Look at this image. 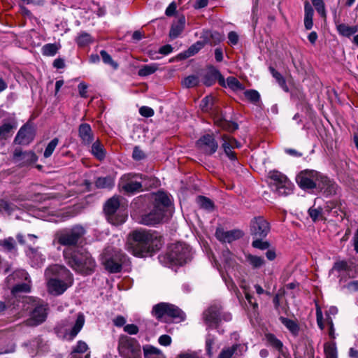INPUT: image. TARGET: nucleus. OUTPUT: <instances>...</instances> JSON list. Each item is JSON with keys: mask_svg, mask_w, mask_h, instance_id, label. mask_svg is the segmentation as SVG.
I'll return each mask as SVG.
<instances>
[{"mask_svg": "<svg viewBox=\"0 0 358 358\" xmlns=\"http://www.w3.org/2000/svg\"><path fill=\"white\" fill-rule=\"evenodd\" d=\"M162 245V237L157 231L138 229L129 234L126 248L134 256L144 257L156 252Z\"/></svg>", "mask_w": 358, "mask_h": 358, "instance_id": "f257e3e1", "label": "nucleus"}, {"mask_svg": "<svg viewBox=\"0 0 358 358\" xmlns=\"http://www.w3.org/2000/svg\"><path fill=\"white\" fill-rule=\"evenodd\" d=\"M63 255L66 264L76 272L89 275L94 271L95 260L83 248L77 250L71 248H66L64 250Z\"/></svg>", "mask_w": 358, "mask_h": 358, "instance_id": "f03ea898", "label": "nucleus"}, {"mask_svg": "<svg viewBox=\"0 0 358 358\" xmlns=\"http://www.w3.org/2000/svg\"><path fill=\"white\" fill-rule=\"evenodd\" d=\"M45 275L49 278L48 290L55 295L64 293L73 281L72 274L69 270L58 264L49 266L45 270Z\"/></svg>", "mask_w": 358, "mask_h": 358, "instance_id": "7ed1b4c3", "label": "nucleus"}, {"mask_svg": "<svg viewBox=\"0 0 358 358\" xmlns=\"http://www.w3.org/2000/svg\"><path fill=\"white\" fill-rule=\"evenodd\" d=\"M332 271L338 273L339 285L342 289H346L348 292L358 291V280L348 281V279L357 276V272L345 261H339L334 264Z\"/></svg>", "mask_w": 358, "mask_h": 358, "instance_id": "20e7f679", "label": "nucleus"}, {"mask_svg": "<svg viewBox=\"0 0 358 358\" xmlns=\"http://www.w3.org/2000/svg\"><path fill=\"white\" fill-rule=\"evenodd\" d=\"M85 234L86 230L83 227L75 225L71 228L64 229L57 232L55 239L60 245L66 246V248H71L77 250L80 248L78 245L82 243Z\"/></svg>", "mask_w": 358, "mask_h": 358, "instance_id": "39448f33", "label": "nucleus"}, {"mask_svg": "<svg viewBox=\"0 0 358 358\" xmlns=\"http://www.w3.org/2000/svg\"><path fill=\"white\" fill-rule=\"evenodd\" d=\"M152 314L158 320L164 322H169L171 320L179 322L185 319V314L178 307L164 302L155 305Z\"/></svg>", "mask_w": 358, "mask_h": 358, "instance_id": "423d86ee", "label": "nucleus"}, {"mask_svg": "<svg viewBox=\"0 0 358 358\" xmlns=\"http://www.w3.org/2000/svg\"><path fill=\"white\" fill-rule=\"evenodd\" d=\"M85 324V316L83 313H78L73 324L68 320L62 321L55 329L58 337L66 340H73L80 331Z\"/></svg>", "mask_w": 358, "mask_h": 358, "instance_id": "0eeeda50", "label": "nucleus"}, {"mask_svg": "<svg viewBox=\"0 0 358 358\" xmlns=\"http://www.w3.org/2000/svg\"><path fill=\"white\" fill-rule=\"evenodd\" d=\"M117 350L122 358H141V348L138 341L124 334L119 336Z\"/></svg>", "mask_w": 358, "mask_h": 358, "instance_id": "6e6552de", "label": "nucleus"}, {"mask_svg": "<svg viewBox=\"0 0 358 358\" xmlns=\"http://www.w3.org/2000/svg\"><path fill=\"white\" fill-rule=\"evenodd\" d=\"M168 261L175 265H182L192 257L191 249L183 243H173L166 252Z\"/></svg>", "mask_w": 358, "mask_h": 358, "instance_id": "1a4fd4ad", "label": "nucleus"}, {"mask_svg": "<svg viewBox=\"0 0 358 358\" xmlns=\"http://www.w3.org/2000/svg\"><path fill=\"white\" fill-rule=\"evenodd\" d=\"M231 313L222 312V307L217 305L210 306L203 313V319L208 328H218L219 324L222 320L229 322L231 320Z\"/></svg>", "mask_w": 358, "mask_h": 358, "instance_id": "9d476101", "label": "nucleus"}, {"mask_svg": "<svg viewBox=\"0 0 358 358\" xmlns=\"http://www.w3.org/2000/svg\"><path fill=\"white\" fill-rule=\"evenodd\" d=\"M127 256L120 250L107 249L103 253V264L110 273L121 271L122 265L126 262Z\"/></svg>", "mask_w": 358, "mask_h": 358, "instance_id": "9b49d317", "label": "nucleus"}, {"mask_svg": "<svg viewBox=\"0 0 358 358\" xmlns=\"http://www.w3.org/2000/svg\"><path fill=\"white\" fill-rule=\"evenodd\" d=\"M322 174L315 170H303L297 174L296 182L304 190L317 188Z\"/></svg>", "mask_w": 358, "mask_h": 358, "instance_id": "f8f14e48", "label": "nucleus"}, {"mask_svg": "<svg viewBox=\"0 0 358 358\" xmlns=\"http://www.w3.org/2000/svg\"><path fill=\"white\" fill-rule=\"evenodd\" d=\"M143 176L140 174H124L120 178L119 186L127 194H134L142 191Z\"/></svg>", "mask_w": 358, "mask_h": 358, "instance_id": "ddd939ff", "label": "nucleus"}, {"mask_svg": "<svg viewBox=\"0 0 358 358\" xmlns=\"http://www.w3.org/2000/svg\"><path fill=\"white\" fill-rule=\"evenodd\" d=\"M270 178L273 181V186L279 195H288L292 192V184L286 176L278 171L269 173Z\"/></svg>", "mask_w": 358, "mask_h": 358, "instance_id": "4468645a", "label": "nucleus"}, {"mask_svg": "<svg viewBox=\"0 0 358 358\" xmlns=\"http://www.w3.org/2000/svg\"><path fill=\"white\" fill-rule=\"evenodd\" d=\"M120 207V200L118 197L113 196L108 199L105 206L104 211L108 216L110 222L115 225H118L124 223L126 221L127 215L122 214L117 217L115 216V213L117 212Z\"/></svg>", "mask_w": 358, "mask_h": 358, "instance_id": "2eb2a0df", "label": "nucleus"}, {"mask_svg": "<svg viewBox=\"0 0 358 358\" xmlns=\"http://www.w3.org/2000/svg\"><path fill=\"white\" fill-rule=\"evenodd\" d=\"M269 231V223L263 217H255L251 220L250 233L254 238H264Z\"/></svg>", "mask_w": 358, "mask_h": 358, "instance_id": "dca6fc26", "label": "nucleus"}, {"mask_svg": "<svg viewBox=\"0 0 358 358\" xmlns=\"http://www.w3.org/2000/svg\"><path fill=\"white\" fill-rule=\"evenodd\" d=\"M196 146L204 154L211 155L217 151L218 144L213 135L206 134L196 141Z\"/></svg>", "mask_w": 358, "mask_h": 358, "instance_id": "f3484780", "label": "nucleus"}, {"mask_svg": "<svg viewBox=\"0 0 358 358\" xmlns=\"http://www.w3.org/2000/svg\"><path fill=\"white\" fill-rule=\"evenodd\" d=\"M48 315V304L39 303L32 310L29 319L27 320V324L30 326H37L43 323Z\"/></svg>", "mask_w": 358, "mask_h": 358, "instance_id": "a211bd4d", "label": "nucleus"}, {"mask_svg": "<svg viewBox=\"0 0 358 358\" xmlns=\"http://www.w3.org/2000/svg\"><path fill=\"white\" fill-rule=\"evenodd\" d=\"M13 160L19 166H24L36 162L37 157L32 151H22L16 148L13 152Z\"/></svg>", "mask_w": 358, "mask_h": 358, "instance_id": "6ab92c4d", "label": "nucleus"}, {"mask_svg": "<svg viewBox=\"0 0 358 358\" xmlns=\"http://www.w3.org/2000/svg\"><path fill=\"white\" fill-rule=\"evenodd\" d=\"M164 216V209L154 207L150 213L141 217V223L145 225H155L159 223Z\"/></svg>", "mask_w": 358, "mask_h": 358, "instance_id": "aec40b11", "label": "nucleus"}, {"mask_svg": "<svg viewBox=\"0 0 358 358\" xmlns=\"http://www.w3.org/2000/svg\"><path fill=\"white\" fill-rule=\"evenodd\" d=\"M222 139L223 141L222 147L226 155L231 161L236 160V153L232 150L235 148H240L241 143L228 135H223Z\"/></svg>", "mask_w": 358, "mask_h": 358, "instance_id": "412c9836", "label": "nucleus"}, {"mask_svg": "<svg viewBox=\"0 0 358 358\" xmlns=\"http://www.w3.org/2000/svg\"><path fill=\"white\" fill-rule=\"evenodd\" d=\"M243 236V232L239 229L231 231H224L223 229L218 228L215 231L216 238L224 243H231L234 241L239 239Z\"/></svg>", "mask_w": 358, "mask_h": 358, "instance_id": "4be33fe9", "label": "nucleus"}, {"mask_svg": "<svg viewBox=\"0 0 358 358\" xmlns=\"http://www.w3.org/2000/svg\"><path fill=\"white\" fill-rule=\"evenodd\" d=\"M246 350V346L243 344H234L231 347L224 348L219 354L217 358H238Z\"/></svg>", "mask_w": 358, "mask_h": 358, "instance_id": "5701e85b", "label": "nucleus"}, {"mask_svg": "<svg viewBox=\"0 0 358 358\" xmlns=\"http://www.w3.org/2000/svg\"><path fill=\"white\" fill-rule=\"evenodd\" d=\"M317 189L326 196H331L337 194L338 187L334 181L322 175Z\"/></svg>", "mask_w": 358, "mask_h": 358, "instance_id": "b1692460", "label": "nucleus"}, {"mask_svg": "<svg viewBox=\"0 0 358 358\" xmlns=\"http://www.w3.org/2000/svg\"><path fill=\"white\" fill-rule=\"evenodd\" d=\"M34 129L29 125H24L20 128L15 138V141L18 144H29L34 138Z\"/></svg>", "mask_w": 358, "mask_h": 358, "instance_id": "393cba45", "label": "nucleus"}, {"mask_svg": "<svg viewBox=\"0 0 358 358\" xmlns=\"http://www.w3.org/2000/svg\"><path fill=\"white\" fill-rule=\"evenodd\" d=\"M78 136L82 144L85 145H91L94 139L91 126L87 123L80 124L78 127Z\"/></svg>", "mask_w": 358, "mask_h": 358, "instance_id": "a878e982", "label": "nucleus"}, {"mask_svg": "<svg viewBox=\"0 0 358 358\" xmlns=\"http://www.w3.org/2000/svg\"><path fill=\"white\" fill-rule=\"evenodd\" d=\"M216 80H218L220 85L224 86L225 83L224 77L218 70L213 68L205 75L203 83L206 86H211L216 82Z\"/></svg>", "mask_w": 358, "mask_h": 358, "instance_id": "bb28decb", "label": "nucleus"}, {"mask_svg": "<svg viewBox=\"0 0 358 358\" xmlns=\"http://www.w3.org/2000/svg\"><path fill=\"white\" fill-rule=\"evenodd\" d=\"M88 350V345L83 341L77 342L76 345L73 347V350L71 353L70 358H90V352L83 355V354L87 352Z\"/></svg>", "mask_w": 358, "mask_h": 358, "instance_id": "cd10ccee", "label": "nucleus"}, {"mask_svg": "<svg viewBox=\"0 0 358 358\" xmlns=\"http://www.w3.org/2000/svg\"><path fill=\"white\" fill-rule=\"evenodd\" d=\"M336 26L339 35L347 38H350L358 31L357 25L350 26L345 23L336 22Z\"/></svg>", "mask_w": 358, "mask_h": 358, "instance_id": "c85d7f7f", "label": "nucleus"}, {"mask_svg": "<svg viewBox=\"0 0 358 358\" xmlns=\"http://www.w3.org/2000/svg\"><path fill=\"white\" fill-rule=\"evenodd\" d=\"M185 24V18L184 16H180L176 22H174L171 28L169 36L173 39L177 38L183 31Z\"/></svg>", "mask_w": 358, "mask_h": 358, "instance_id": "c756f323", "label": "nucleus"}, {"mask_svg": "<svg viewBox=\"0 0 358 358\" xmlns=\"http://www.w3.org/2000/svg\"><path fill=\"white\" fill-rule=\"evenodd\" d=\"M304 12V26L307 30H310L313 28V17L314 10L308 1L305 2Z\"/></svg>", "mask_w": 358, "mask_h": 358, "instance_id": "7c9ffc66", "label": "nucleus"}, {"mask_svg": "<svg viewBox=\"0 0 358 358\" xmlns=\"http://www.w3.org/2000/svg\"><path fill=\"white\" fill-rule=\"evenodd\" d=\"M91 153L99 160H102L105 158L106 150L99 139L92 142Z\"/></svg>", "mask_w": 358, "mask_h": 358, "instance_id": "2f4dec72", "label": "nucleus"}, {"mask_svg": "<svg viewBox=\"0 0 358 358\" xmlns=\"http://www.w3.org/2000/svg\"><path fill=\"white\" fill-rule=\"evenodd\" d=\"M145 358H165L162 352L150 345H145L143 347Z\"/></svg>", "mask_w": 358, "mask_h": 358, "instance_id": "473e14b6", "label": "nucleus"}, {"mask_svg": "<svg viewBox=\"0 0 358 358\" xmlns=\"http://www.w3.org/2000/svg\"><path fill=\"white\" fill-rule=\"evenodd\" d=\"M171 201L167 196L164 192H159L155 195V208H162L164 209V212H165V208L170 206Z\"/></svg>", "mask_w": 358, "mask_h": 358, "instance_id": "72a5a7b5", "label": "nucleus"}, {"mask_svg": "<svg viewBox=\"0 0 358 358\" xmlns=\"http://www.w3.org/2000/svg\"><path fill=\"white\" fill-rule=\"evenodd\" d=\"M114 178L110 176L99 177L95 180V186L97 188L110 189L114 186Z\"/></svg>", "mask_w": 358, "mask_h": 358, "instance_id": "f704fd0d", "label": "nucleus"}, {"mask_svg": "<svg viewBox=\"0 0 358 358\" xmlns=\"http://www.w3.org/2000/svg\"><path fill=\"white\" fill-rule=\"evenodd\" d=\"M0 246L4 250L9 252H16L17 251L15 241L13 237H8L0 240Z\"/></svg>", "mask_w": 358, "mask_h": 358, "instance_id": "c9c22d12", "label": "nucleus"}, {"mask_svg": "<svg viewBox=\"0 0 358 358\" xmlns=\"http://www.w3.org/2000/svg\"><path fill=\"white\" fill-rule=\"evenodd\" d=\"M269 71L272 74L273 77L275 79L276 82L279 85V86L285 91L288 92L289 88L286 84V81L285 78L278 71H277L273 67L270 66L268 68Z\"/></svg>", "mask_w": 358, "mask_h": 358, "instance_id": "e433bc0d", "label": "nucleus"}, {"mask_svg": "<svg viewBox=\"0 0 358 358\" xmlns=\"http://www.w3.org/2000/svg\"><path fill=\"white\" fill-rule=\"evenodd\" d=\"M158 69L157 64H150L142 66L138 71V75L141 77L148 76L153 74Z\"/></svg>", "mask_w": 358, "mask_h": 358, "instance_id": "4c0bfd02", "label": "nucleus"}, {"mask_svg": "<svg viewBox=\"0 0 358 358\" xmlns=\"http://www.w3.org/2000/svg\"><path fill=\"white\" fill-rule=\"evenodd\" d=\"M280 320L281 322L294 335H297L299 331V327L297 323L290 319L280 317Z\"/></svg>", "mask_w": 358, "mask_h": 358, "instance_id": "58836bf2", "label": "nucleus"}, {"mask_svg": "<svg viewBox=\"0 0 358 358\" xmlns=\"http://www.w3.org/2000/svg\"><path fill=\"white\" fill-rule=\"evenodd\" d=\"M14 126L9 122L3 124L0 127V138L7 139L10 138L13 133Z\"/></svg>", "mask_w": 358, "mask_h": 358, "instance_id": "ea45409f", "label": "nucleus"}, {"mask_svg": "<svg viewBox=\"0 0 358 358\" xmlns=\"http://www.w3.org/2000/svg\"><path fill=\"white\" fill-rule=\"evenodd\" d=\"M59 48L56 43H48L42 47L41 52L44 56L52 57L57 54Z\"/></svg>", "mask_w": 358, "mask_h": 358, "instance_id": "a19ab883", "label": "nucleus"}, {"mask_svg": "<svg viewBox=\"0 0 358 358\" xmlns=\"http://www.w3.org/2000/svg\"><path fill=\"white\" fill-rule=\"evenodd\" d=\"M17 207L13 203L5 199L0 200V213L10 215L16 210Z\"/></svg>", "mask_w": 358, "mask_h": 358, "instance_id": "79ce46f5", "label": "nucleus"}, {"mask_svg": "<svg viewBox=\"0 0 358 358\" xmlns=\"http://www.w3.org/2000/svg\"><path fill=\"white\" fill-rule=\"evenodd\" d=\"M324 351L326 358H338L335 343H325L324 345Z\"/></svg>", "mask_w": 358, "mask_h": 358, "instance_id": "37998d69", "label": "nucleus"}, {"mask_svg": "<svg viewBox=\"0 0 358 358\" xmlns=\"http://www.w3.org/2000/svg\"><path fill=\"white\" fill-rule=\"evenodd\" d=\"M247 260L254 268H259L265 264L264 257L252 255H248Z\"/></svg>", "mask_w": 358, "mask_h": 358, "instance_id": "c03bdc74", "label": "nucleus"}, {"mask_svg": "<svg viewBox=\"0 0 358 358\" xmlns=\"http://www.w3.org/2000/svg\"><path fill=\"white\" fill-rule=\"evenodd\" d=\"M266 338L268 343L273 348L279 352H282L283 345L282 343L278 340L273 334H268L266 335Z\"/></svg>", "mask_w": 358, "mask_h": 358, "instance_id": "a18cd8bd", "label": "nucleus"}, {"mask_svg": "<svg viewBox=\"0 0 358 358\" xmlns=\"http://www.w3.org/2000/svg\"><path fill=\"white\" fill-rule=\"evenodd\" d=\"M196 201L201 208H203L208 211H211L213 210L214 204L210 199L203 196H199L197 197Z\"/></svg>", "mask_w": 358, "mask_h": 358, "instance_id": "49530a36", "label": "nucleus"}, {"mask_svg": "<svg viewBox=\"0 0 358 358\" xmlns=\"http://www.w3.org/2000/svg\"><path fill=\"white\" fill-rule=\"evenodd\" d=\"M29 247V255L33 259V261H36L35 264L36 266H40L43 264L45 260V258L43 255L38 252V250L36 248H33L30 245Z\"/></svg>", "mask_w": 358, "mask_h": 358, "instance_id": "de8ad7c7", "label": "nucleus"}, {"mask_svg": "<svg viewBox=\"0 0 358 358\" xmlns=\"http://www.w3.org/2000/svg\"><path fill=\"white\" fill-rule=\"evenodd\" d=\"M92 42V36L86 32L81 33L76 38V43L80 47H85Z\"/></svg>", "mask_w": 358, "mask_h": 358, "instance_id": "09e8293b", "label": "nucleus"}, {"mask_svg": "<svg viewBox=\"0 0 358 358\" xmlns=\"http://www.w3.org/2000/svg\"><path fill=\"white\" fill-rule=\"evenodd\" d=\"M27 282L17 284L12 289V293L16 294L18 292H29L31 290L30 280H27Z\"/></svg>", "mask_w": 358, "mask_h": 358, "instance_id": "8fccbe9b", "label": "nucleus"}, {"mask_svg": "<svg viewBox=\"0 0 358 358\" xmlns=\"http://www.w3.org/2000/svg\"><path fill=\"white\" fill-rule=\"evenodd\" d=\"M227 86L233 90H242L243 85L235 77H228L227 79Z\"/></svg>", "mask_w": 358, "mask_h": 358, "instance_id": "3c124183", "label": "nucleus"}, {"mask_svg": "<svg viewBox=\"0 0 358 358\" xmlns=\"http://www.w3.org/2000/svg\"><path fill=\"white\" fill-rule=\"evenodd\" d=\"M100 55L104 64L111 66L114 69H117L118 64L113 61L111 56L106 50H101Z\"/></svg>", "mask_w": 358, "mask_h": 358, "instance_id": "603ef678", "label": "nucleus"}, {"mask_svg": "<svg viewBox=\"0 0 358 358\" xmlns=\"http://www.w3.org/2000/svg\"><path fill=\"white\" fill-rule=\"evenodd\" d=\"M313 5L315 6L317 12L322 17L325 18L327 13L325 6L323 0H311Z\"/></svg>", "mask_w": 358, "mask_h": 358, "instance_id": "864d4df0", "label": "nucleus"}, {"mask_svg": "<svg viewBox=\"0 0 358 358\" xmlns=\"http://www.w3.org/2000/svg\"><path fill=\"white\" fill-rule=\"evenodd\" d=\"M59 140L57 138H53L47 145L43 155L45 158L50 157L58 145Z\"/></svg>", "mask_w": 358, "mask_h": 358, "instance_id": "5fc2aeb1", "label": "nucleus"}, {"mask_svg": "<svg viewBox=\"0 0 358 358\" xmlns=\"http://www.w3.org/2000/svg\"><path fill=\"white\" fill-rule=\"evenodd\" d=\"M182 84L187 88L194 87L199 84V78L196 76H189L182 80Z\"/></svg>", "mask_w": 358, "mask_h": 358, "instance_id": "6e6d98bb", "label": "nucleus"}, {"mask_svg": "<svg viewBox=\"0 0 358 358\" xmlns=\"http://www.w3.org/2000/svg\"><path fill=\"white\" fill-rule=\"evenodd\" d=\"M245 97L253 103H257L260 99V94L255 90H246L245 92Z\"/></svg>", "mask_w": 358, "mask_h": 358, "instance_id": "4d7b16f0", "label": "nucleus"}, {"mask_svg": "<svg viewBox=\"0 0 358 358\" xmlns=\"http://www.w3.org/2000/svg\"><path fill=\"white\" fill-rule=\"evenodd\" d=\"M215 343V338L210 334H208L206 338V350L207 355L210 357L213 355V346Z\"/></svg>", "mask_w": 358, "mask_h": 358, "instance_id": "13d9d810", "label": "nucleus"}, {"mask_svg": "<svg viewBox=\"0 0 358 358\" xmlns=\"http://www.w3.org/2000/svg\"><path fill=\"white\" fill-rule=\"evenodd\" d=\"M213 105V97L206 96L201 101V108L204 112H208Z\"/></svg>", "mask_w": 358, "mask_h": 358, "instance_id": "bf43d9fd", "label": "nucleus"}, {"mask_svg": "<svg viewBox=\"0 0 358 358\" xmlns=\"http://www.w3.org/2000/svg\"><path fill=\"white\" fill-rule=\"evenodd\" d=\"M216 123L223 128L224 129L227 130H235L238 129V125L235 123L230 124L227 122L226 120H223L222 119H217L215 120Z\"/></svg>", "mask_w": 358, "mask_h": 358, "instance_id": "052dcab7", "label": "nucleus"}, {"mask_svg": "<svg viewBox=\"0 0 358 358\" xmlns=\"http://www.w3.org/2000/svg\"><path fill=\"white\" fill-rule=\"evenodd\" d=\"M204 46V43L202 41H197L192 45H191L188 50V55L189 56H192L197 53L201 49H202Z\"/></svg>", "mask_w": 358, "mask_h": 358, "instance_id": "680f3d73", "label": "nucleus"}, {"mask_svg": "<svg viewBox=\"0 0 358 358\" xmlns=\"http://www.w3.org/2000/svg\"><path fill=\"white\" fill-rule=\"evenodd\" d=\"M263 238H255L252 243V245L258 249L266 250L268 248L269 243L267 241H263Z\"/></svg>", "mask_w": 358, "mask_h": 358, "instance_id": "e2e57ef3", "label": "nucleus"}, {"mask_svg": "<svg viewBox=\"0 0 358 358\" xmlns=\"http://www.w3.org/2000/svg\"><path fill=\"white\" fill-rule=\"evenodd\" d=\"M322 209L319 208H310L308 210V214L309 216L311 217V219L315 222L319 220V218L322 216Z\"/></svg>", "mask_w": 358, "mask_h": 358, "instance_id": "0e129e2a", "label": "nucleus"}, {"mask_svg": "<svg viewBox=\"0 0 358 358\" xmlns=\"http://www.w3.org/2000/svg\"><path fill=\"white\" fill-rule=\"evenodd\" d=\"M145 154L144 152L138 147L135 146L132 153V157L134 160L140 161L145 158Z\"/></svg>", "mask_w": 358, "mask_h": 358, "instance_id": "69168bd1", "label": "nucleus"}, {"mask_svg": "<svg viewBox=\"0 0 358 358\" xmlns=\"http://www.w3.org/2000/svg\"><path fill=\"white\" fill-rule=\"evenodd\" d=\"M222 258L225 262L227 264L231 266L234 261V255L233 254L228 250H224L222 252Z\"/></svg>", "mask_w": 358, "mask_h": 358, "instance_id": "338daca9", "label": "nucleus"}, {"mask_svg": "<svg viewBox=\"0 0 358 358\" xmlns=\"http://www.w3.org/2000/svg\"><path fill=\"white\" fill-rule=\"evenodd\" d=\"M178 357L179 358H201V350L181 353L180 355H179Z\"/></svg>", "mask_w": 358, "mask_h": 358, "instance_id": "774afa93", "label": "nucleus"}]
</instances>
